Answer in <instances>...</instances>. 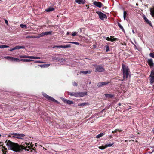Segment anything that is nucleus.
Wrapping results in <instances>:
<instances>
[{"label": "nucleus", "mask_w": 154, "mask_h": 154, "mask_svg": "<svg viewBox=\"0 0 154 154\" xmlns=\"http://www.w3.org/2000/svg\"><path fill=\"white\" fill-rule=\"evenodd\" d=\"M5 143L9 149L16 152H20L23 149L29 151L30 149L33 146L30 143L22 142L21 145H19L17 143L7 140Z\"/></svg>", "instance_id": "nucleus-1"}, {"label": "nucleus", "mask_w": 154, "mask_h": 154, "mask_svg": "<svg viewBox=\"0 0 154 154\" xmlns=\"http://www.w3.org/2000/svg\"><path fill=\"white\" fill-rule=\"evenodd\" d=\"M124 79L127 78L129 75V69L127 66L122 64V69Z\"/></svg>", "instance_id": "nucleus-2"}, {"label": "nucleus", "mask_w": 154, "mask_h": 154, "mask_svg": "<svg viewBox=\"0 0 154 154\" xmlns=\"http://www.w3.org/2000/svg\"><path fill=\"white\" fill-rule=\"evenodd\" d=\"M87 92H69L68 94L77 97H81L86 95Z\"/></svg>", "instance_id": "nucleus-3"}, {"label": "nucleus", "mask_w": 154, "mask_h": 154, "mask_svg": "<svg viewBox=\"0 0 154 154\" xmlns=\"http://www.w3.org/2000/svg\"><path fill=\"white\" fill-rule=\"evenodd\" d=\"M10 134L13 135V137L19 139H23V137L25 136V135L23 134L15 133H11Z\"/></svg>", "instance_id": "nucleus-4"}, {"label": "nucleus", "mask_w": 154, "mask_h": 154, "mask_svg": "<svg viewBox=\"0 0 154 154\" xmlns=\"http://www.w3.org/2000/svg\"><path fill=\"white\" fill-rule=\"evenodd\" d=\"M42 94L43 95V96L44 97H45V98H46L48 100L51 101H53V102L58 103L57 101L56 100L54 99V98H53L52 97L47 95L45 93H42Z\"/></svg>", "instance_id": "nucleus-5"}, {"label": "nucleus", "mask_w": 154, "mask_h": 154, "mask_svg": "<svg viewBox=\"0 0 154 154\" xmlns=\"http://www.w3.org/2000/svg\"><path fill=\"white\" fill-rule=\"evenodd\" d=\"M19 57L20 58H28L34 59H40V58L39 57H34L33 56H29L27 55H20L19 56Z\"/></svg>", "instance_id": "nucleus-6"}, {"label": "nucleus", "mask_w": 154, "mask_h": 154, "mask_svg": "<svg viewBox=\"0 0 154 154\" xmlns=\"http://www.w3.org/2000/svg\"><path fill=\"white\" fill-rule=\"evenodd\" d=\"M149 76L150 83L152 85L154 82V69L152 70Z\"/></svg>", "instance_id": "nucleus-7"}, {"label": "nucleus", "mask_w": 154, "mask_h": 154, "mask_svg": "<svg viewBox=\"0 0 154 154\" xmlns=\"http://www.w3.org/2000/svg\"><path fill=\"white\" fill-rule=\"evenodd\" d=\"M104 68L101 66L98 65L96 67V72H104Z\"/></svg>", "instance_id": "nucleus-8"}, {"label": "nucleus", "mask_w": 154, "mask_h": 154, "mask_svg": "<svg viewBox=\"0 0 154 154\" xmlns=\"http://www.w3.org/2000/svg\"><path fill=\"white\" fill-rule=\"evenodd\" d=\"M98 14L101 20H103L104 19L106 18L107 17L106 15L101 12H99Z\"/></svg>", "instance_id": "nucleus-9"}, {"label": "nucleus", "mask_w": 154, "mask_h": 154, "mask_svg": "<svg viewBox=\"0 0 154 154\" xmlns=\"http://www.w3.org/2000/svg\"><path fill=\"white\" fill-rule=\"evenodd\" d=\"M109 83V82H100L98 83L97 86L99 87H101L106 85L107 84Z\"/></svg>", "instance_id": "nucleus-10"}, {"label": "nucleus", "mask_w": 154, "mask_h": 154, "mask_svg": "<svg viewBox=\"0 0 154 154\" xmlns=\"http://www.w3.org/2000/svg\"><path fill=\"white\" fill-rule=\"evenodd\" d=\"M148 63L150 67L153 66L154 63L153 60L152 59H148Z\"/></svg>", "instance_id": "nucleus-11"}, {"label": "nucleus", "mask_w": 154, "mask_h": 154, "mask_svg": "<svg viewBox=\"0 0 154 154\" xmlns=\"http://www.w3.org/2000/svg\"><path fill=\"white\" fill-rule=\"evenodd\" d=\"M93 4L96 6L100 8H101L103 5L101 2H97L96 1H94L93 2Z\"/></svg>", "instance_id": "nucleus-12"}, {"label": "nucleus", "mask_w": 154, "mask_h": 154, "mask_svg": "<svg viewBox=\"0 0 154 154\" xmlns=\"http://www.w3.org/2000/svg\"><path fill=\"white\" fill-rule=\"evenodd\" d=\"M63 100L65 103H67L68 104L70 105L72 104L73 103L72 101L68 100L66 99L63 98Z\"/></svg>", "instance_id": "nucleus-13"}, {"label": "nucleus", "mask_w": 154, "mask_h": 154, "mask_svg": "<svg viewBox=\"0 0 154 154\" xmlns=\"http://www.w3.org/2000/svg\"><path fill=\"white\" fill-rule=\"evenodd\" d=\"M10 61L13 62H19L20 61V60L18 58H14L11 57Z\"/></svg>", "instance_id": "nucleus-14"}, {"label": "nucleus", "mask_w": 154, "mask_h": 154, "mask_svg": "<svg viewBox=\"0 0 154 154\" xmlns=\"http://www.w3.org/2000/svg\"><path fill=\"white\" fill-rule=\"evenodd\" d=\"M75 1L79 4H84L85 2V0H75Z\"/></svg>", "instance_id": "nucleus-15"}, {"label": "nucleus", "mask_w": 154, "mask_h": 154, "mask_svg": "<svg viewBox=\"0 0 154 154\" xmlns=\"http://www.w3.org/2000/svg\"><path fill=\"white\" fill-rule=\"evenodd\" d=\"M25 47L24 46H17L14 47V50L19 49H24Z\"/></svg>", "instance_id": "nucleus-16"}, {"label": "nucleus", "mask_w": 154, "mask_h": 154, "mask_svg": "<svg viewBox=\"0 0 154 154\" xmlns=\"http://www.w3.org/2000/svg\"><path fill=\"white\" fill-rule=\"evenodd\" d=\"M89 104L88 103H79L78 105V106H79L83 107L84 106L88 105Z\"/></svg>", "instance_id": "nucleus-17"}, {"label": "nucleus", "mask_w": 154, "mask_h": 154, "mask_svg": "<svg viewBox=\"0 0 154 154\" xmlns=\"http://www.w3.org/2000/svg\"><path fill=\"white\" fill-rule=\"evenodd\" d=\"M144 20L145 21V22L147 23V24L149 25L150 26H152L151 23L150 21H149V20L146 17H144Z\"/></svg>", "instance_id": "nucleus-18"}, {"label": "nucleus", "mask_w": 154, "mask_h": 154, "mask_svg": "<svg viewBox=\"0 0 154 154\" xmlns=\"http://www.w3.org/2000/svg\"><path fill=\"white\" fill-rule=\"evenodd\" d=\"M52 31H50L49 32H43L44 36L45 35H51L52 34Z\"/></svg>", "instance_id": "nucleus-19"}, {"label": "nucleus", "mask_w": 154, "mask_h": 154, "mask_svg": "<svg viewBox=\"0 0 154 154\" xmlns=\"http://www.w3.org/2000/svg\"><path fill=\"white\" fill-rule=\"evenodd\" d=\"M34 60H32L28 59H20V61H22L25 62H29L33 61Z\"/></svg>", "instance_id": "nucleus-20"}, {"label": "nucleus", "mask_w": 154, "mask_h": 154, "mask_svg": "<svg viewBox=\"0 0 154 154\" xmlns=\"http://www.w3.org/2000/svg\"><path fill=\"white\" fill-rule=\"evenodd\" d=\"M54 8L52 7H49L48 8L46 9L45 11L47 12H50L53 11L54 10Z\"/></svg>", "instance_id": "nucleus-21"}, {"label": "nucleus", "mask_w": 154, "mask_h": 154, "mask_svg": "<svg viewBox=\"0 0 154 154\" xmlns=\"http://www.w3.org/2000/svg\"><path fill=\"white\" fill-rule=\"evenodd\" d=\"M150 13L152 16L154 17V8H150Z\"/></svg>", "instance_id": "nucleus-22"}, {"label": "nucleus", "mask_w": 154, "mask_h": 154, "mask_svg": "<svg viewBox=\"0 0 154 154\" xmlns=\"http://www.w3.org/2000/svg\"><path fill=\"white\" fill-rule=\"evenodd\" d=\"M50 66V64H48L39 65V66L41 68H46L49 67Z\"/></svg>", "instance_id": "nucleus-23"}, {"label": "nucleus", "mask_w": 154, "mask_h": 154, "mask_svg": "<svg viewBox=\"0 0 154 154\" xmlns=\"http://www.w3.org/2000/svg\"><path fill=\"white\" fill-rule=\"evenodd\" d=\"M91 72V71H80V73H83L84 74H86L87 73L90 74Z\"/></svg>", "instance_id": "nucleus-24"}, {"label": "nucleus", "mask_w": 154, "mask_h": 154, "mask_svg": "<svg viewBox=\"0 0 154 154\" xmlns=\"http://www.w3.org/2000/svg\"><path fill=\"white\" fill-rule=\"evenodd\" d=\"M3 149L2 150V152L3 154H5L7 151V149L5 146H3Z\"/></svg>", "instance_id": "nucleus-25"}, {"label": "nucleus", "mask_w": 154, "mask_h": 154, "mask_svg": "<svg viewBox=\"0 0 154 154\" xmlns=\"http://www.w3.org/2000/svg\"><path fill=\"white\" fill-rule=\"evenodd\" d=\"M114 144V143L113 142L112 143H110L109 144H107L105 145L106 146V148H107V147H109L112 146Z\"/></svg>", "instance_id": "nucleus-26"}, {"label": "nucleus", "mask_w": 154, "mask_h": 154, "mask_svg": "<svg viewBox=\"0 0 154 154\" xmlns=\"http://www.w3.org/2000/svg\"><path fill=\"white\" fill-rule=\"evenodd\" d=\"M118 24L119 27L121 29L122 31L125 32V30L123 26L121 25V24L119 23H118Z\"/></svg>", "instance_id": "nucleus-27"}, {"label": "nucleus", "mask_w": 154, "mask_h": 154, "mask_svg": "<svg viewBox=\"0 0 154 154\" xmlns=\"http://www.w3.org/2000/svg\"><path fill=\"white\" fill-rule=\"evenodd\" d=\"M62 48H70L71 47V45L70 44H67L65 45L64 46H62Z\"/></svg>", "instance_id": "nucleus-28"}, {"label": "nucleus", "mask_w": 154, "mask_h": 154, "mask_svg": "<svg viewBox=\"0 0 154 154\" xmlns=\"http://www.w3.org/2000/svg\"><path fill=\"white\" fill-rule=\"evenodd\" d=\"M104 133H100L96 136V137L98 138H99L100 137H102L103 135H104Z\"/></svg>", "instance_id": "nucleus-29"}, {"label": "nucleus", "mask_w": 154, "mask_h": 154, "mask_svg": "<svg viewBox=\"0 0 154 154\" xmlns=\"http://www.w3.org/2000/svg\"><path fill=\"white\" fill-rule=\"evenodd\" d=\"M58 61L60 63H64L65 62V60L63 58H61L58 60Z\"/></svg>", "instance_id": "nucleus-30"}, {"label": "nucleus", "mask_w": 154, "mask_h": 154, "mask_svg": "<svg viewBox=\"0 0 154 154\" xmlns=\"http://www.w3.org/2000/svg\"><path fill=\"white\" fill-rule=\"evenodd\" d=\"M9 47L7 45H0V48H9Z\"/></svg>", "instance_id": "nucleus-31"}, {"label": "nucleus", "mask_w": 154, "mask_h": 154, "mask_svg": "<svg viewBox=\"0 0 154 154\" xmlns=\"http://www.w3.org/2000/svg\"><path fill=\"white\" fill-rule=\"evenodd\" d=\"M20 27L22 28H25L26 29L27 28V26L24 24H20Z\"/></svg>", "instance_id": "nucleus-32"}, {"label": "nucleus", "mask_w": 154, "mask_h": 154, "mask_svg": "<svg viewBox=\"0 0 154 154\" xmlns=\"http://www.w3.org/2000/svg\"><path fill=\"white\" fill-rule=\"evenodd\" d=\"M44 36L43 32L42 33L40 34H39L38 36L37 37H35L36 38H39L40 37H42Z\"/></svg>", "instance_id": "nucleus-33"}, {"label": "nucleus", "mask_w": 154, "mask_h": 154, "mask_svg": "<svg viewBox=\"0 0 154 154\" xmlns=\"http://www.w3.org/2000/svg\"><path fill=\"white\" fill-rule=\"evenodd\" d=\"M98 148H99V149L103 150V149H104L105 148H106V146L105 145V146H99L98 147Z\"/></svg>", "instance_id": "nucleus-34"}, {"label": "nucleus", "mask_w": 154, "mask_h": 154, "mask_svg": "<svg viewBox=\"0 0 154 154\" xmlns=\"http://www.w3.org/2000/svg\"><path fill=\"white\" fill-rule=\"evenodd\" d=\"M112 37L111 36L110 37V39H110L109 41H110L111 42H113L114 41L116 40L117 39L116 38H112Z\"/></svg>", "instance_id": "nucleus-35"}, {"label": "nucleus", "mask_w": 154, "mask_h": 154, "mask_svg": "<svg viewBox=\"0 0 154 154\" xmlns=\"http://www.w3.org/2000/svg\"><path fill=\"white\" fill-rule=\"evenodd\" d=\"M149 55L151 57L154 58V53H150Z\"/></svg>", "instance_id": "nucleus-36"}, {"label": "nucleus", "mask_w": 154, "mask_h": 154, "mask_svg": "<svg viewBox=\"0 0 154 154\" xmlns=\"http://www.w3.org/2000/svg\"><path fill=\"white\" fill-rule=\"evenodd\" d=\"M126 14H127V12L126 11H124V13H123V17H124V20H125V19L126 16Z\"/></svg>", "instance_id": "nucleus-37"}, {"label": "nucleus", "mask_w": 154, "mask_h": 154, "mask_svg": "<svg viewBox=\"0 0 154 154\" xmlns=\"http://www.w3.org/2000/svg\"><path fill=\"white\" fill-rule=\"evenodd\" d=\"M105 47H106V52H107L109 50V46L108 45H106Z\"/></svg>", "instance_id": "nucleus-38"}, {"label": "nucleus", "mask_w": 154, "mask_h": 154, "mask_svg": "<svg viewBox=\"0 0 154 154\" xmlns=\"http://www.w3.org/2000/svg\"><path fill=\"white\" fill-rule=\"evenodd\" d=\"M69 43L75 44L77 45H79V43L77 42H70Z\"/></svg>", "instance_id": "nucleus-39"}, {"label": "nucleus", "mask_w": 154, "mask_h": 154, "mask_svg": "<svg viewBox=\"0 0 154 154\" xmlns=\"http://www.w3.org/2000/svg\"><path fill=\"white\" fill-rule=\"evenodd\" d=\"M11 57H10V56H5V57H4V58L5 59H8V60H10L11 58Z\"/></svg>", "instance_id": "nucleus-40"}, {"label": "nucleus", "mask_w": 154, "mask_h": 154, "mask_svg": "<svg viewBox=\"0 0 154 154\" xmlns=\"http://www.w3.org/2000/svg\"><path fill=\"white\" fill-rule=\"evenodd\" d=\"M35 36H27V37H26V38H35Z\"/></svg>", "instance_id": "nucleus-41"}, {"label": "nucleus", "mask_w": 154, "mask_h": 154, "mask_svg": "<svg viewBox=\"0 0 154 154\" xmlns=\"http://www.w3.org/2000/svg\"><path fill=\"white\" fill-rule=\"evenodd\" d=\"M105 96L106 97H111V96L110 94H105Z\"/></svg>", "instance_id": "nucleus-42"}, {"label": "nucleus", "mask_w": 154, "mask_h": 154, "mask_svg": "<svg viewBox=\"0 0 154 154\" xmlns=\"http://www.w3.org/2000/svg\"><path fill=\"white\" fill-rule=\"evenodd\" d=\"M77 35V33L76 32H74L73 33H72V35L74 36H76Z\"/></svg>", "instance_id": "nucleus-43"}, {"label": "nucleus", "mask_w": 154, "mask_h": 154, "mask_svg": "<svg viewBox=\"0 0 154 154\" xmlns=\"http://www.w3.org/2000/svg\"><path fill=\"white\" fill-rule=\"evenodd\" d=\"M35 63H44L43 62H42V61H35Z\"/></svg>", "instance_id": "nucleus-44"}, {"label": "nucleus", "mask_w": 154, "mask_h": 154, "mask_svg": "<svg viewBox=\"0 0 154 154\" xmlns=\"http://www.w3.org/2000/svg\"><path fill=\"white\" fill-rule=\"evenodd\" d=\"M83 28H80L79 30H78V32L79 31L80 32V33H81L82 32V29H83Z\"/></svg>", "instance_id": "nucleus-45"}, {"label": "nucleus", "mask_w": 154, "mask_h": 154, "mask_svg": "<svg viewBox=\"0 0 154 154\" xmlns=\"http://www.w3.org/2000/svg\"><path fill=\"white\" fill-rule=\"evenodd\" d=\"M5 23H6V24H7V25H8V21H7V20L6 19H5Z\"/></svg>", "instance_id": "nucleus-46"}, {"label": "nucleus", "mask_w": 154, "mask_h": 154, "mask_svg": "<svg viewBox=\"0 0 154 154\" xmlns=\"http://www.w3.org/2000/svg\"><path fill=\"white\" fill-rule=\"evenodd\" d=\"M73 85L74 86H77V84L75 82H74L73 83Z\"/></svg>", "instance_id": "nucleus-47"}, {"label": "nucleus", "mask_w": 154, "mask_h": 154, "mask_svg": "<svg viewBox=\"0 0 154 154\" xmlns=\"http://www.w3.org/2000/svg\"><path fill=\"white\" fill-rule=\"evenodd\" d=\"M118 130V129H116V130H114V131H112V133H114L116 132H117Z\"/></svg>", "instance_id": "nucleus-48"}, {"label": "nucleus", "mask_w": 154, "mask_h": 154, "mask_svg": "<svg viewBox=\"0 0 154 154\" xmlns=\"http://www.w3.org/2000/svg\"><path fill=\"white\" fill-rule=\"evenodd\" d=\"M56 48H62V45L60 46H56Z\"/></svg>", "instance_id": "nucleus-49"}, {"label": "nucleus", "mask_w": 154, "mask_h": 154, "mask_svg": "<svg viewBox=\"0 0 154 154\" xmlns=\"http://www.w3.org/2000/svg\"><path fill=\"white\" fill-rule=\"evenodd\" d=\"M109 39H110V37H107L106 38V39L108 41H109V40H110Z\"/></svg>", "instance_id": "nucleus-50"}, {"label": "nucleus", "mask_w": 154, "mask_h": 154, "mask_svg": "<svg viewBox=\"0 0 154 154\" xmlns=\"http://www.w3.org/2000/svg\"><path fill=\"white\" fill-rule=\"evenodd\" d=\"M14 50V48H11V49H10L9 50V51H12Z\"/></svg>", "instance_id": "nucleus-51"}, {"label": "nucleus", "mask_w": 154, "mask_h": 154, "mask_svg": "<svg viewBox=\"0 0 154 154\" xmlns=\"http://www.w3.org/2000/svg\"><path fill=\"white\" fill-rule=\"evenodd\" d=\"M122 131V130H119V129H118V130L117 131H119V132L121 131Z\"/></svg>", "instance_id": "nucleus-52"}, {"label": "nucleus", "mask_w": 154, "mask_h": 154, "mask_svg": "<svg viewBox=\"0 0 154 154\" xmlns=\"http://www.w3.org/2000/svg\"><path fill=\"white\" fill-rule=\"evenodd\" d=\"M132 32L134 34L135 33V32L134 31V30H132Z\"/></svg>", "instance_id": "nucleus-53"}, {"label": "nucleus", "mask_w": 154, "mask_h": 154, "mask_svg": "<svg viewBox=\"0 0 154 154\" xmlns=\"http://www.w3.org/2000/svg\"><path fill=\"white\" fill-rule=\"evenodd\" d=\"M53 60H55L56 59V58L55 57L54 58H53Z\"/></svg>", "instance_id": "nucleus-54"}, {"label": "nucleus", "mask_w": 154, "mask_h": 154, "mask_svg": "<svg viewBox=\"0 0 154 154\" xmlns=\"http://www.w3.org/2000/svg\"><path fill=\"white\" fill-rule=\"evenodd\" d=\"M56 48V46H54L53 47V48Z\"/></svg>", "instance_id": "nucleus-55"}, {"label": "nucleus", "mask_w": 154, "mask_h": 154, "mask_svg": "<svg viewBox=\"0 0 154 154\" xmlns=\"http://www.w3.org/2000/svg\"><path fill=\"white\" fill-rule=\"evenodd\" d=\"M67 35H68L69 34V32H67Z\"/></svg>", "instance_id": "nucleus-56"}, {"label": "nucleus", "mask_w": 154, "mask_h": 154, "mask_svg": "<svg viewBox=\"0 0 154 154\" xmlns=\"http://www.w3.org/2000/svg\"><path fill=\"white\" fill-rule=\"evenodd\" d=\"M119 105H121V103H119Z\"/></svg>", "instance_id": "nucleus-57"}, {"label": "nucleus", "mask_w": 154, "mask_h": 154, "mask_svg": "<svg viewBox=\"0 0 154 154\" xmlns=\"http://www.w3.org/2000/svg\"><path fill=\"white\" fill-rule=\"evenodd\" d=\"M153 133H154V130L153 131Z\"/></svg>", "instance_id": "nucleus-58"}, {"label": "nucleus", "mask_w": 154, "mask_h": 154, "mask_svg": "<svg viewBox=\"0 0 154 154\" xmlns=\"http://www.w3.org/2000/svg\"><path fill=\"white\" fill-rule=\"evenodd\" d=\"M110 137H112V136H110Z\"/></svg>", "instance_id": "nucleus-59"}, {"label": "nucleus", "mask_w": 154, "mask_h": 154, "mask_svg": "<svg viewBox=\"0 0 154 154\" xmlns=\"http://www.w3.org/2000/svg\"><path fill=\"white\" fill-rule=\"evenodd\" d=\"M1 135L0 134V137H1Z\"/></svg>", "instance_id": "nucleus-60"}, {"label": "nucleus", "mask_w": 154, "mask_h": 154, "mask_svg": "<svg viewBox=\"0 0 154 154\" xmlns=\"http://www.w3.org/2000/svg\"><path fill=\"white\" fill-rule=\"evenodd\" d=\"M45 149V150H46V149Z\"/></svg>", "instance_id": "nucleus-61"}, {"label": "nucleus", "mask_w": 154, "mask_h": 154, "mask_svg": "<svg viewBox=\"0 0 154 154\" xmlns=\"http://www.w3.org/2000/svg\"><path fill=\"white\" fill-rule=\"evenodd\" d=\"M1 143V142H0V144Z\"/></svg>", "instance_id": "nucleus-62"}]
</instances>
